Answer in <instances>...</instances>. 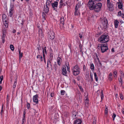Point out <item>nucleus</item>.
Returning a JSON list of instances; mask_svg holds the SVG:
<instances>
[{"label":"nucleus","instance_id":"obj_1","mask_svg":"<svg viewBox=\"0 0 124 124\" xmlns=\"http://www.w3.org/2000/svg\"><path fill=\"white\" fill-rule=\"evenodd\" d=\"M102 5L101 3L100 2L95 4L94 1L92 0H89L88 4V6L90 10H94L96 12H98L100 11Z\"/></svg>","mask_w":124,"mask_h":124},{"label":"nucleus","instance_id":"obj_2","mask_svg":"<svg viewBox=\"0 0 124 124\" xmlns=\"http://www.w3.org/2000/svg\"><path fill=\"white\" fill-rule=\"evenodd\" d=\"M98 40L101 43H106L109 40V37L108 35L104 34L98 38Z\"/></svg>","mask_w":124,"mask_h":124},{"label":"nucleus","instance_id":"obj_3","mask_svg":"<svg viewBox=\"0 0 124 124\" xmlns=\"http://www.w3.org/2000/svg\"><path fill=\"white\" fill-rule=\"evenodd\" d=\"M72 71L73 75L75 76L78 75L80 72V69L77 64L73 67L72 69Z\"/></svg>","mask_w":124,"mask_h":124},{"label":"nucleus","instance_id":"obj_4","mask_svg":"<svg viewBox=\"0 0 124 124\" xmlns=\"http://www.w3.org/2000/svg\"><path fill=\"white\" fill-rule=\"evenodd\" d=\"M102 25V27L104 29H106L107 28L108 23L106 18H104L101 21Z\"/></svg>","mask_w":124,"mask_h":124},{"label":"nucleus","instance_id":"obj_5","mask_svg":"<svg viewBox=\"0 0 124 124\" xmlns=\"http://www.w3.org/2000/svg\"><path fill=\"white\" fill-rule=\"evenodd\" d=\"M101 52L103 53L105 52L107 50H108V49L107 46L105 44H102V46L101 48Z\"/></svg>","mask_w":124,"mask_h":124},{"label":"nucleus","instance_id":"obj_6","mask_svg":"<svg viewBox=\"0 0 124 124\" xmlns=\"http://www.w3.org/2000/svg\"><path fill=\"white\" fill-rule=\"evenodd\" d=\"M48 37L50 39H53L55 37L54 33L53 31H50L49 33Z\"/></svg>","mask_w":124,"mask_h":124},{"label":"nucleus","instance_id":"obj_7","mask_svg":"<svg viewBox=\"0 0 124 124\" xmlns=\"http://www.w3.org/2000/svg\"><path fill=\"white\" fill-rule=\"evenodd\" d=\"M58 2L57 1H54V3H51L52 8L54 10H56L58 5Z\"/></svg>","mask_w":124,"mask_h":124},{"label":"nucleus","instance_id":"obj_8","mask_svg":"<svg viewBox=\"0 0 124 124\" xmlns=\"http://www.w3.org/2000/svg\"><path fill=\"white\" fill-rule=\"evenodd\" d=\"M107 6L109 9V10L110 11H112L114 9L113 4L111 2H110L108 3L107 4Z\"/></svg>","mask_w":124,"mask_h":124},{"label":"nucleus","instance_id":"obj_9","mask_svg":"<svg viewBox=\"0 0 124 124\" xmlns=\"http://www.w3.org/2000/svg\"><path fill=\"white\" fill-rule=\"evenodd\" d=\"M38 95L36 94L35 95L33 96V101L36 103V104H38Z\"/></svg>","mask_w":124,"mask_h":124},{"label":"nucleus","instance_id":"obj_10","mask_svg":"<svg viewBox=\"0 0 124 124\" xmlns=\"http://www.w3.org/2000/svg\"><path fill=\"white\" fill-rule=\"evenodd\" d=\"M82 121L80 119L75 120L74 122V124H81Z\"/></svg>","mask_w":124,"mask_h":124},{"label":"nucleus","instance_id":"obj_11","mask_svg":"<svg viewBox=\"0 0 124 124\" xmlns=\"http://www.w3.org/2000/svg\"><path fill=\"white\" fill-rule=\"evenodd\" d=\"M17 75H16L15 76V77L14 78L15 81L14 83V85L13 86V87L14 89L15 88L16 86V85L17 84Z\"/></svg>","mask_w":124,"mask_h":124},{"label":"nucleus","instance_id":"obj_12","mask_svg":"<svg viewBox=\"0 0 124 124\" xmlns=\"http://www.w3.org/2000/svg\"><path fill=\"white\" fill-rule=\"evenodd\" d=\"M48 6V5L46 4V6H45L44 8V11L46 13H47L49 10V8Z\"/></svg>","mask_w":124,"mask_h":124},{"label":"nucleus","instance_id":"obj_13","mask_svg":"<svg viewBox=\"0 0 124 124\" xmlns=\"http://www.w3.org/2000/svg\"><path fill=\"white\" fill-rule=\"evenodd\" d=\"M62 74L63 75H66V67L65 66H63L62 69Z\"/></svg>","mask_w":124,"mask_h":124},{"label":"nucleus","instance_id":"obj_14","mask_svg":"<svg viewBox=\"0 0 124 124\" xmlns=\"http://www.w3.org/2000/svg\"><path fill=\"white\" fill-rule=\"evenodd\" d=\"M2 18L3 22H7V16L5 14H4L2 15Z\"/></svg>","mask_w":124,"mask_h":124},{"label":"nucleus","instance_id":"obj_15","mask_svg":"<svg viewBox=\"0 0 124 124\" xmlns=\"http://www.w3.org/2000/svg\"><path fill=\"white\" fill-rule=\"evenodd\" d=\"M39 36L41 38L43 37V35L42 33V30L39 29Z\"/></svg>","mask_w":124,"mask_h":124},{"label":"nucleus","instance_id":"obj_16","mask_svg":"<svg viewBox=\"0 0 124 124\" xmlns=\"http://www.w3.org/2000/svg\"><path fill=\"white\" fill-rule=\"evenodd\" d=\"M52 66V65H51V62H50V60H48L47 61V68H49L50 67L51 68Z\"/></svg>","mask_w":124,"mask_h":124},{"label":"nucleus","instance_id":"obj_17","mask_svg":"<svg viewBox=\"0 0 124 124\" xmlns=\"http://www.w3.org/2000/svg\"><path fill=\"white\" fill-rule=\"evenodd\" d=\"M119 22L117 20H115L114 22L115 27L117 28L118 27V25Z\"/></svg>","mask_w":124,"mask_h":124},{"label":"nucleus","instance_id":"obj_18","mask_svg":"<svg viewBox=\"0 0 124 124\" xmlns=\"http://www.w3.org/2000/svg\"><path fill=\"white\" fill-rule=\"evenodd\" d=\"M118 7L119 8L122 9V8L123 3L122 2H120L118 3Z\"/></svg>","mask_w":124,"mask_h":124},{"label":"nucleus","instance_id":"obj_19","mask_svg":"<svg viewBox=\"0 0 124 124\" xmlns=\"http://www.w3.org/2000/svg\"><path fill=\"white\" fill-rule=\"evenodd\" d=\"M64 17L63 16H62L61 19L60 24L63 25L64 24Z\"/></svg>","mask_w":124,"mask_h":124},{"label":"nucleus","instance_id":"obj_20","mask_svg":"<svg viewBox=\"0 0 124 124\" xmlns=\"http://www.w3.org/2000/svg\"><path fill=\"white\" fill-rule=\"evenodd\" d=\"M52 1V0H47L46 3L47 5H48L49 6L50 5V4Z\"/></svg>","mask_w":124,"mask_h":124},{"label":"nucleus","instance_id":"obj_21","mask_svg":"<svg viewBox=\"0 0 124 124\" xmlns=\"http://www.w3.org/2000/svg\"><path fill=\"white\" fill-rule=\"evenodd\" d=\"M37 58H39L40 61H43V57L42 56L40 55H38L37 56Z\"/></svg>","mask_w":124,"mask_h":124},{"label":"nucleus","instance_id":"obj_22","mask_svg":"<svg viewBox=\"0 0 124 124\" xmlns=\"http://www.w3.org/2000/svg\"><path fill=\"white\" fill-rule=\"evenodd\" d=\"M4 25H5V27L7 28L8 27V21H7V22H3Z\"/></svg>","mask_w":124,"mask_h":124},{"label":"nucleus","instance_id":"obj_23","mask_svg":"<svg viewBox=\"0 0 124 124\" xmlns=\"http://www.w3.org/2000/svg\"><path fill=\"white\" fill-rule=\"evenodd\" d=\"M90 68L92 70H94V66L93 63H92L90 64Z\"/></svg>","mask_w":124,"mask_h":124},{"label":"nucleus","instance_id":"obj_24","mask_svg":"<svg viewBox=\"0 0 124 124\" xmlns=\"http://www.w3.org/2000/svg\"><path fill=\"white\" fill-rule=\"evenodd\" d=\"M94 78L95 79L96 81H98V78L97 77L96 73V72H94Z\"/></svg>","mask_w":124,"mask_h":124},{"label":"nucleus","instance_id":"obj_25","mask_svg":"<svg viewBox=\"0 0 124 124\" xmlns=\"http://www.w3.org/2000/svg\"><path fill=\"white\" fill-rule=\"evenodd\" d=\"M101 100H102L104 97V96L103 94V90H101Z\"/></svg>","mask_w":124,"mask_h":124},{"label":"nucleus","instance_id":"obj_26","mask_svg":"<svg viewBox=\"0 0 124 124\" xmlns=\"http://www.w3.org/2000/svg\"><path fill=\"white\" fill-rule=\"evenodd\" d=\"M105 114H107L108 113V107L106 106H105Z\"/></svg>","mask_w":124,"mask_h":124},{"label":"nucleus","instance_id":"obj_27","mask_svg":"<svg viewBox=\"0 0 124 124\" xmlns=\"http://www.w3.org/2000/svg\"><path fill=\"white\" fill-rule=\"evenodd\" d=\"M75 12H74V15L75 16L78 15L79 13V11L77 10H75Z\"/></svg>","mask_w":124,"mask_h":124},{"label":"nucleus","instance_id":"obj_28","mask_svg":"<svg viewBox=\"0 0 124 124\" xmlns=\"http://www.w3.org/2000/svg\"><path fill=\"white\" fill-rule=\"evenodd\" d=\"M102 44H100L98 45L97 47L99 49H101V46H102Z\"/></svg>","mask_w":124,"mask_h":124},{"label":"nucleus","instance_id":"obj_29","mask_svg":"<svg viewBox=\"0 0 124 124\" xmlns=\"http://www.w3.org/2000/svg\"><path fill=\"white\" fill-rule=\"evenodd\" d=\"M79 4H77L76 6L75 10H78L79 8H80V5H79Z\"/></svg>","mask_w":124,"mask_h":124},{"label":"nucleus","instance_id":"obj_30","mask_svg":"<svg viewBox=\"0 0 124 124\" xmlns=\"http://www.w3.org/2000/svg\"><path fill=\"white\" fill-rule=\"evenodd\" d=\"M14 6L13 5H10V8H11L10 10L12 11H13L14 10Z\"/></svg>","mask_w":124,"mask_h":124},{"label":"nucleus","instance_id":"obj_31","mask_svg":"<svg viewBox=\"0 0 124 124\" xmlns=\"http://www.w3.org/2000/svg\"><path fill=\"white\" fill-rule=\"evenodd\" d=\"M45 52V53H46V46L44 47V48H43V52Z\"/></svg>","mask_w":124,"mask_h":124},{"label":"nucleus","instance_id":"obj_32","mask_svg":"<svg viewBox=\"0 0 124 124\" xmlns=\"http://www.w3.org/2000/svg\"><path fill=\"white\" fill-rule=\"evenodd\" d=\"M19 55H20L19 58H20V60L21 57H22L23 53H21L20 50H19Z\"/></svg>","mask_w":124,"mask_h":124},{"label":"nucleus","instance_id":"obj_33","mask_svg":"<svg viewBox=\"0 0 124 124\" xmlns=\"http://www.w3.org/2000/svg\"><path fill=\"white\" fill-rule=\"evenodd\" d=\"M10 47L11 50L13 51L14 50V46L13 45H11L10 46Z\"/></svg>","mask_w":124,"mask_h":124},{"label":"nucleus","instance_id":"obj_34","mask_svg":"<svg viewBox=\"0 0 124 124\" xmlns=\"http://www.w3.org/2000/svg\"><path fill=\"white\" fill-rule=\"evenodd\" d=\"M60 57H58L57 58V62L58 64L59 65H60Z\"/></svg>","mask_w":124,"mask_h":124},{"label":"nucleus","instance_id":"obj_35","mask_svg":"<svg viewBox=\"0 0 124 124\" xmlns=\"http://www.w3.org/2000/svg\"><path fill=\"white\" fill-rule=\"evenodd\" d=\"M5 36H3L2 35V43H4V42H5Z\"/></svg>","mask_w":124,"mask_h":124},{"label":"nucleus","instance_id":"obj_36","mask_svg":"<svg viewBox=\"0 0 124 124\" xmlns=\"http://www.w3.org/2000/svg\"><path fill=\"white\" fill-rule=\"evenodd\" d=\"M13 11H12L9 10V16L10 17H11L13 14Z\"/></svg>","mask_w":124,"mask_h":124},{"label":"nucleus","instance_id":"obj_37","mask_svg":"<svg viewBox=\"0 0 124 124\" xmlns=\"http://www.w3.org/2000/svg\"><path fill=\"white\" fill-rule=\"evenodd\" d=\"M120 77H122V78H124V73L121 71L120 72Z\"/></svg>","mask_w":124,"mask_h":124},{"label":"nucleus","instance_id":"obj_38","mask_svg":"<svg viewBox=\"0 0 124 124\" xmlns=\"http://www.w3.org/2000/svg\"><path fill=\"white\" fill-rule=\"evenodd\" d=\"M65 91L64 90H61V94L63 95L64 94Z\"/></svg>","mask_w":124,"mask_h":124},{"label":"nucleus","instance_id":"obj_39","mask_svg":"<svg viewBox=\"0 0 124 124\" xmlns=\"http://www.w3.org/2000/svg\"><path fill=\"white\" fill-rule=\"evenodd\" d=\"M37 48L38 51H39V50L41 49V47H40V46L39 45H37Z\"/></svg>","mask_w":124,"mask_h":124},{"label":"nucleus","instance_id":"obj_40","mask_svg":"<svg viewBox=\"0 0 124 124\" xmlns=\"http://www.w3.org/2000/svg\"><path fill=\"white\" fill-rule=\"evenodd\" d=\"M120 97L122 100L123 99V94H122L120 93Z\"/></svg>","mask_w":124,"mask_h":124},{"label":"nucleus","instance_id":"obj_41","mask_svg":"<svg viewBox=\"0 0 124 124\" xmlns=\"http://www.w3.org/2000/svg\"><path fill=\"white\" fill-rule=\"evenodd\" d=\"M50 59H52L53 57V54L52 53H50Z\"/></svg>","mask_w":124,"mask_h":124},{"label":"nucleus","instance_id":"obj_42","mask_svg":"<svg viewBox=\"0 0 124 124\" xmlns=\"http://www.w3.org/2000/svg\"><path fill=\"white\" fill-rule=\"evenodd\" d=\"M42 14L43 19H45V17L46 14L44 13V12H43Z\"/></svg>","mask_w":124,"mask_h":124},{"label":"nucleus","instance_id":"obj_43","mask_svg":"<svg viewBox=\"0 0 124 124\" xmlns=\"http://www.w3.org/2000/svg\"><path fill=\"white\" fill-rule=\"evenodd\" d=\"M25 117H23L22 120V124H24V123L25 122Z\"/></svg>","mask_w":124,"mask_h":124},{"label":"nucleus","instance_id":"obj_44","mask_svg":"<svg viewBox=\"0 0 124 124\" xmlns=\"http://www.w3.org/2000/svg\"><path fill=\"white\" fill-rule=\"evenodd\" d=\"M66 65L67 68V70L69 71V70H70V67L69 63H68L67 65V64L66 63Z\"/></svg>","mask_w":124,"mask_h":124},{"label":"nucleus","instance_id":"obj_45","mask_svg":"<svg viewBox=\"0 0 124 124\" xmlns=\"http://www.w3.org/2000/svg\"><path fill=\"white\" fill-rule=\"evenodd\" d=\"M3 36H6V30H3Z\"/></svg>","mask_w":124,"mask_h":124},{"label":"nucleus","instance_id":"obj_46","mask_svg":"<svg viewBox=\"0 0 124 124\" xmlns=\"http://www.w3.org/2000/svg\"><path fill=\"white\" fill-rule=\"evenodd\" d=\"M79 87L80 90L83 92V89L82 88L81 86H78Z\"/></svg>","mask_w":124,"mask_h":124},{"label":"nucleus","instance_id":"obj_47","mask_svg":"<svg viewBox=\"0 0 124 124\" xmlns=\"http://www.w3.org/2000/svg\"><path fill=\"white\" fill-rule=\"evenodd\" d=\"M93 124H96V119L94 118V119L93 120Z\"/></svg>","mask_w":124,"mask_h":124},{"label":"nucleus","instance_id":"obj_48","mask_svg":"<svg viewBox=\"0 0 124 124\" xmlns=\"http://www.w3.org/2000/svg\"><path fill=\"white\" fill-rule=\"evenodd\" d=\"M83 3L82 2H79L77 4H79V5H80V7L81 5H82L83 4Z\"/></svg>","mask_w":124,"mask_h":124},{"label":"nucleus","instance_id":"obj_49","mask_svg":"<svg viewBox=\"0 0 124 124\" xmlns=\"http://www.w3.org/2000/svg\"><path fill=\"white\" fill-rule=\"evenodd\" d=\"M27 108L28 109H29L30 107V104L28 103H27Z\"/></svg>","mask_w":124,"mask_h":124},{"label":"nucleus","instance_id":"obj_50","mask_svg":"<svg viewBox=\"0 0 124 124\" xmlns=\"http://www.w3.org/2000/svg\"><path fill=\"white\" fill-rule=\"evenodd\" d=\"M113 75L114 77H115V76H117V73L115 71L113 72Z\"/></svg>","mask_w":124,"mask_h":124},{"label":"nucleus","instance_id":"obj_51","mask_svg":"<svg viewBox=\"0 0 124 124\" xmlns=\"http://www.w3.org/2000/svg\"><path fill=\"white\" fill-rule=\"evenodd\" d=\"M116 116V114H114L113 116H112V117L113 118V120H114L115 118V117Z\"/></svg>","mask_w":124,"mask_h":124},{"label":"nucleus","instance_id":"obj_52","mask_svg":"<svg viewBox=\"0 0 124 124\" xmlns=\"http://www.w3.org/2000/svg\"><path fill=\"white\" fill-rule=\"evenodd\" d=\"M90 75H91L90 77H91V81L92 82H93V75H91V74Z\"/></svg>","mask_w":124,"mask_h":124},{"label":"nucleus","instance_id":"obj_53","mask_svg":"<svg viewBox=\"0 0 124 124\" xmlns=\"http://www.w3.org/2000/svg\"><path fill=\"white\" fill-rule=\"evenodd\" d=\"M0 80L1 81H2L3 80V76L2 75L0 77Z\"/></svg>","mask_w":124,"mask_h":124},{"label":"nucleus","instance_id":"obj_54","mask_svg":"<svg viewBox=\"0 0 124 124\" xmlns=\"http://www.w3.org/2000/svg\"><path fill=\"white\" fill-rule=\"evenodd\" d=\"M63 3H60L59 5V7L60 8H61L62 6L63 5Z\"/></svg>","mask_w":124,"mask_h":124},{"label":"nucleus","instance_id":"obj_55","mask_svg":"<svg viewBox=\"0 0 124 124\" xmlns=\"http://www.w3.org/2000/svg\"><path fill=\"white\" fill-rule=\"evenodd\" d=\"M26 114V112L24 110V111L23 114V117H25V115Z\"/></svg>","mask_w":124,"mask_h":124},{"label":"nucleus","instance_id":"obj_56","mask_svg":"<svg viewBox=\"0 0 124 124\" xmlns=\"http://www.w3.org/2000/svg\"><path fill=\"white\" fill-rule=\"evenodd\" d=\"M54 69H55V71H56V69H57V68L56 67V65L54 64Z\"/></svg>","mask_w":124,"mask_h":124},{"label":"nucleus","instance_id":"obj_57","mask_svg":"<svg viewBox=\"0 0 124 124\" xmlns=\"http://www.w3.org/2000/svg\"><path fill=\"white\" fill-rule=\"evenodd\" d=\"M118 15L120 16L122 14H121V11H119L118 13Z\"/></svg>","mask_w":124,"mask_h":124},{"label":"nucleus","instance_id":"obj_58","mask_svg":"<svg viewBox=\"0 0 124 124\" xmlns=\"http://www.w3.org/2000/svg\"><path fill=\"white\" fill-rule=\"evenodd\" d=\"M79 35L81 39L82 37V34L81 33H79Z\"/></svg>","mask_w":124,"mask_h":124},{"label":"nucleus","instance_id":"obj_59","mask_svg":"<svg viewBox=\"0 0 124 124\" xmlns=\"http://www.w3.org/2000/svg\"><path fill=\"white\" fill-rule=\"evenodd\" d=\"M108 79L109 81H111L112 80V78L111 77H108Z\"/></svg>","mask_w":124,"mask_h":124},{"label":"nucleus","instance_id":"obj_60","mask_svg":"<svg viewBox=\"0 0 124 124\" xmlns=\"http://www.w3.org/2000/svg\"><path fill=\"white\" fill-rule=\"evenodd\" d=\"M86 67H85V65H84L83 67V70L84 71L86 69Z\"/></svg>","mask_w":124,"mask_h":124},{"label":"nucleus","instance_id":"obj_61","mask_svg":"<svg viewBox=\"0 0 124 124\" xmlns=\"http://www.w3.org/2000/svg\"><path fill=\"white\" fill-rule=\"evenodd\" d=\"M77 79L78 80V81H79V80H80V77L79 76H78V77H77Z\"/></svg>","mask_w":124,"mask_h":124},{"label":"nucleus","instance_id":"obj_62","mask_svg":"<svg viewBox=\"0 0 124 124\" xmlns=\"http://www.w3.org/2000/svg\"><path fill=\"white\" fill-rule=\"evenodd\" d=\"M122 77H120V80L119 79V81L120 82V81H121L122 82Z\"/></svg>","mask_w":124,"mask_h":124},{"label":"nucleus","instance_id":"obj_63","mask_svg":"<svg viewBox=\"0 0 124 124\" xmlns=\"http://www.w3.org/2000/svg\"><path fill=\"white\" fill-rule=\"evenodd\" d=\"M120 16H121L122 18H124V14H122Z\"/></svg>","mask_w":124,"mask_h":124},{"label":"nucleus","instance_id":"obj_64","mask_svg":"<svg viewBox=\"0 0 124 124\" xmlns=\"http://www.w3.org/2000/svg\"><path fill=\"white\" fill-rule=\"evenodd\" d=\"M112 75V74L111 73H110L109 74V77H111Z\"/></svg>","mask_w":124,"mask_h":124}]
</instances>
